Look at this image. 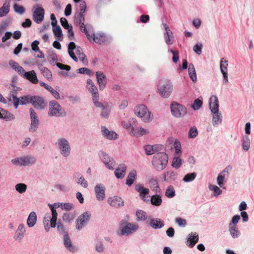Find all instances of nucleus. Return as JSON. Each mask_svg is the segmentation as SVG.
<instances>
[{
    "label": "nucleus",
    "instance_id": "774afa93",
    "mask_svg": "<svg viewBox=\"0 0 254 254\" xmlns=\"http://www.w3.org/2000/svg\"><path fill=\"white\" fill-rule=\"evenodd\" d=\"M240 219V216L239 215H235L233 216L231 221L229 223V226H237V223Z\"/></svg>",
    "mask_w": 254,
    "mask_h": 254
},
{
    "label": "nucleus",
    "instance_id": "f3484780",
    "mask_svg": "<svg viewBox=\"0 0 254 254\" xmlns=\"http://www.w3.org/2000/svg\"><path fill=\"white\" fill-rule=\"evenodd\" d=\"M105 190L106 188L102 184H98L95 186L94 190L96 198L98 201H102L105 199Z\"/></svg>",
    "mask_w": 254,
    "mask_h": 254
},
{
    "label": "nucleus",
    "instance_id": "3c124183",
    "mask_svg": "<svg viewBox=\"0 0 254 254\" xmlns=\"http://www.w3.org/2000/svg\"><path fill=\"white\" fill-rule=\"evenodd\" d=\"M182 161L179 156L174 157L172 163V166L176 169L180 168L182 164Z\"/></svg>",
    "mask_w": 254,
    "mask_h": 254
},
{
    "label": "nucleus",
    "instance_id": "473e14b6",
    "mask_svg": "<svg viewBox=\"0 0 254 254\" xmlns=\"http://www.w3.org/2000/svg\"><path fill=\"white\" fill-rule=\"evenodd\" d=\"M37 222V215L35 212L30 213L27 220V224L29 228L34 226Z\"/></svg>",
    "mask_w": 254,
    "mask_h": 254
},
{
    "label": "nucleus",
    "instance_id": "c9c22d12",
    "mask_svg": "<svg viewBox=\"0 0 254 254\" xmlns=\"http://www.w3.org/2000/svg\"><path fill=\"white\" fill-rule=\"evenodd\" d=\"M213 114L212 124L213 126H216L222 123V116L221 113L217 112L216 113H212Z\"/></svg>",
    "mask_w": 254,
    "mask_h": 254
},
{
    "label": "nucleus",
    "instance_id": "cd10ccee",
    "mask_svg": "<svg viewBox=\"0 0 254 254\" xmlns=\"http://www.w3.org/2000/svg\"><path fill=\"white\" fill-rule=\"evenodd\" d=\"M214 98V102L211 103L210 102L209 103V108L211 113H216L219 112V101L218 98L216 95H213L210 99L211 100Z\"/></svg>",
    "mask_w": 254,
    "mask_h": 254
},
{
    "label": "nucleus",
    "instance_id": "6ab92c4d",
    "mask_svg": "<svg viewBox=\"0 0 254 254\" xmlns=\"http://www.w3.org/2000/svg\"><path fill=\"white\" fill-rule=\"evenodd\" d=\"M108 203L115 208H119L124 205L123 199L118 196H114L108 198Z\"/></svg>",
    "mask_w": 254,
    "mask_h": 254
},
{
    "label": "nucleus",
    "instance_id": "6e6d98bb",
    "mask_svg": "<svg viewBox=\"0 0 254 254\" xmlns=\"http://www.w3.org/2000/svg\"><path fill=\"white\" fill-rule=\"evenodd\" d=\"M209 189L210 190L214 191V195L216 197L220 195L222 192V190L218 187L215 185H209Z\"/></svg>",
    "mask_w": 254,
    "mask_h": 254
},
{
    "label": "nucleus",
    "instance_id": "2eb2a0df",
    "mask_svg": "<svg viewBox=\"0 0 254 254\" xmlns=\"http://www.w3.org/2000/svg\"><path fill=\"white\" fill-rule=\"evenodd\" d=\"M31 104L37 110H43L47 106V103L44 98L38 95L32 96Z\"/></svg>",
    "mask_w": 254,
    "mask_h": 254
},
{
    "label": "nucleus",
    "instance_id": "423d86ee",
    "mask_svg": "<svg viewBox=\"0 0 254 254\" xmlns=\"http://www.w3.org/2000/svg\"><path fill=\"white\" fill-rule=\"evenodd\" d=\"M134 113L144 122H149L152 119V118H151V112L148 110L146 106L143 104L136 107L134 109Z\"/></svg>",
    "mask_w": 254,
    "mask_h": 254
},
{
    "label": "nucleus",
    "instance_id": "49530a36",
    "mask_svg": "<svg viewBox=\"0 0 254 254\" xmlns=\"http://www.w3.org/2000/svg\"><path fill=\"white\" fill-rule=\"evenodd\" d=\"M75 215L72 213L66 212L63 215V220L68 223H71L74 220Z\"/></svg>",
    "mask_w": 254,
    "mask_h": 254
},
{
    "label": "nucleus",
    "instance_id": "de8ad7c7",
    "mask_svg": "<svg viewBox=\"0 0 254 254\" xmlns=\"http://www.w3.org/2000/svg\"><path fill=\"white\" fill-rule=\"evenodd\" d=\"M202 106V98L199 97L194 100L193 104L191 106L193 110H198Z\"/></svg>",
    "mask_w": 254,
    "mask_h": 254
},
{
    "label": "nucleus",
    "instance_id": "4be33fe9",
    "mask_svg": "<svg viewBox=\"0 0 254 254\" xmlns=\"http://www.w3.org/2000/svg\"><path fill=\"white\" fill-rule=\"evenodd\" d=\"M0 119L6 122L14 121L15 119V115L8 110L0 108Z\"/></svg>",
    "mask_w": 254,
    "mask_h": 254
},
{
    "label": "nucleus",
    "instance_id": "bf43d9fd",
    "mask_svg": "<svg viewBox=\"0 0 254 254\" xmlns=\"http://www.w3.org/2000/svg\"><path fill=\"white\" fill-rule=\"evenodd\" d=\"M198 134V131L195 127H191L189 131V137L190 138H195Z\"/></svg>",
    "mask_w": 254,
    "mask_h": 254
},
{
    "label": "nucleus",
    "instance_id": "8fccbe9b",
    "mask_svg": "<svg viewBox=\"0 0 254 254\" xmlns=\"http://www.w3.org/2000/svg\"><path fill=\"white\" fill-rule=\"evenodd\" d=\"M51 216L50 214H46L43 219V225L45 228V231L48 232L49 231V225L51 221L52 220Z\"/></svg>",
    "mask_w": 254,
    "mask_h": 254
},
{
    "label": "nucleus",
    "instance_id": "5701e85b",
    "mask_svg": "<svg viewBox=\"0 0 254 254\" xmlns=\"http://www.w3.org/2000/svg\"><path fill=\"white\" fill-rule=\"evenodd\" d=\"M224 58H222L220 61V71L223 75V82L224 84H226L228 82V72H227V61H224L223 63Z\"/></svg>",
    "mask_w": 254,
    "mask_h": 254
},
{
    "label": "nucleus",
    "instance_id": "0eeeda50",
    "mask_svg": "<svg viewBox=\"0 0 254 254\" xmlns=\"http://www.w3.org/2000/svg\"><path fill=\"white\" fill-rule=\"evenodd\" d=\"M138 226L132 224L125 220H122L120 223V230L121 235H127L128 236L133 232H135L138 229Z\"/></svg>",
    "mask_w": 254,
    "mask_h": 254
},
{
    "label": "nucleus",
    "instance_id": "4d7b16f0",
    "mask_svg": "<svg viewBox=\"0 0 254 254\" xmlns=\"http://www.w3.org/2000/svg\"><path fill=\"white\" fill-rule=\"evenodd\" d=\"M136 216L141 221H145L147 218L146 213L142 210H137L136 212Z\"/></svg>",
    "mask_w": 254,
    "mask_h": 254
},
{
    "label": "nucleus",
    "instance_id": "7ed1b4c3",
    "mask_svg": "<svg viewBox=\"0 0 254 254\" xmlns=\"http://www.w3.org/2000/svg\"><path fill=\"white\" fill-rule=\"evenodd\" d=\"M173 89L171 81L167 79H161L159 81L157 90L159 95L163 98H169Z\"/></svg>",
    "mask_w": 254,
    "mask_h": 254
},
{
    "label": "nucleus",
    "instance_id": "79ce46f5",
    "mask_svg": "<svg viewBox=\"0 0 254 254\" xmlns=\"http://www.w3.org/2000/svg\"><path fill=\"white\" fill-rule=\"evenodd\" d=\"M229 231L233 239L238 238L241 234L237 226H229Z\"/></svg>",
    "mask_w": 254,
    "mask_h": 254
},
{
    "label": "nucleus",
    "instance_id": "ddd939ff",
    "mask_svg": "<svg viewBox=\"0 0 254 254\" xmlns=\"http://www.w3.org/2000/svg\"><path fill=\"white\" fill-rule=\"evenodd\" d=\"M112 39L108 37L105 33L101 32L95 35L94 33L91 34V41L95 42L99 45L108 44L110 43Z\"/></svg>",
    "mask_w": 254,
    "mask_h": 254
},
{
    "label": "nucleus",
    "instance_id": "72a5a7b5",
    "mask_svg": "<svg viewBox=\"0 0 254 254\" xmlns=\"http://www.w3.org/2000/svg\"><path fill=\"white\" fill-rule=\"evenodd\" d=\"M9 65L20 75H21L23 73H24V71L25 70L23 68L13 60H10L9 61Z\"/></svg>",
    "mask_w": 254,
    "mask_h": 254
},
{
    "label": "nucleus",
    "instance_id": "e433bc0d",
    "mask_svg": "<svg viewBox=\"0 0 254 254\" xmlns=\"http://www.w3.org/2000/svg\"><path fill=\"white\" fill-rule=\"evenodd\" d=\"M149 201H150L152 205L156 206H159L161 204L162 199L160 195L156 194L151 196Z\"/></svg>",
    "mask_w": 254,
    "mask_h": 254
},
{
    "label": "nucleus",
    "instance_id": "f257e3e1",
    "mask_svg": "<svg viewBox=\"0 0 254 254\" xmlns=\"http://www.w3.org/2000/svg\"><path fill=\"white\" fill-rule=\"evenodd\" d=\"M86 9V4L85 1H83L80 4L79 12L75 13L74 18V22L75 24H78L80 31L84 33L87 39L91 41V35L90 34L89 31L87 30L84 24L85 15L84 13Z\"/></svg>",
    "mask_w": 254,
    "mask_h": 254
},
{
    "label": "nucleus",
    "instance_id": "680f3d73",
    "mask_svg": "<svg viewBox=\"0 0 254 254\" xmlns=\"http://www.w3.org/2000/svg\"><path fill=\"white\" fill-rule=\"evenodd\" d=\"M149 183L151 186L154 187V189L153 190L154 191H157L158 190V191H160V189L158 185V181L156 179L153 178L151 179L149 181Z\"/></svg>",
    "mask_w": 254,
    "mask_h": 254
},
{
    "label": "nucleus",
    "instance_id": "052dcab7",
    "mask_svg": "<svg viewBox=\"0 0 254 254\" xmlns=\"http://www.w3.org/2000/svg\"><path fill=\"white\" fill-rule=\"evenodd\" d=\"M14 11L19 14H22L25 12V8L22 5L14 4L13 5Z\"/></svg>",
    "mask_w": 254,
    "mask_h": 254
},
{
    "label": "nucleus",
    "instance_id": "f8f14e48",
    "mask_svg": "<svg viewBox=\"0 0 254 254\" xmlns=\"http://www.w3.org/2000/svg\"><path fill=\"white\" fill-rule=\"evenodd\" d=\"M30 125L29 127V131L30 132H35L40 125V121L38 119L37 113L34 110L31 108L29 109Z\"/></svg>",
    "mask_w": 254,
    "mask_h": 254
},
{
    "label": "nucleus",
    "instance_id": "b1692460",
    "mask_svg": "<svg viewBox=\"0 0 254 254\" xmlns=\"http://www.w3.org/2000/svg\"><path fill=\"white\" fill-rule=\"evenodd\" d=\"M24 73H23L21 76H23L25 79L29 80L34 84H37L38 82V80L34 70H31L28 72H26L24 70Z\"/></svg>",
    "mask_w": 254,
    "mask_h": 254
},
{
    "label": "nucleus",
    "instance_id": "338daca9",
    "mask_svg": "<svg viewBox=\"0 0 254 254\" xmlns=\"http://www.w3.org/2000/svg\"><path fill=\"white\" fill-rule=\"evenodd\" d=\"M9 20H5L0 24V35L4 32L5 29L9 25Z\"/></svg>",
    "mask_w": 254,
    "mask_h": 254
},
{
    "label": "nucleus",
    "instance_id": "a211bd4d",
    "mask_svg": "<svg viewBox=\"0 0 254 254\" xmlns=\"http://www.w3.org/2000/svg\"><path fill=\"white\" fill-rule=\"evenodd\" d=\"M96 76L100 90H103L106 87L107 80L106 75L102 71H97L96 72Z\"/></svg>",
    "mask_w": 254,
    "mask_h": 254
},
{
    "label": "nucleus",
    "instance_id": "393cba45",
    "mask_svg": "<svg viewBox=\"0 0 254 254\" xmlns=\"http://www.w3.org/2000/svg\"><path fill=\"white\" fill-rule=\"evenodd\" d=\"M25 232V230L24 229V225L22 223L20 224L15 233V235L13 237L14 240L20 242L24 237Z\"/></svg>",
    "mask_w": 254,
    "mask_h": 254
},
{
    "label": "nucleus",
    "instance_id": "37998d69",
    "mask_svg": "<svg viewBox=\"0 0 254 254\" xmlns=\"http://www.w3.org/2000/svg\"><path fill=\"white\" fill-rule=\"evenodd\" d=\"M53 32L55 37L58 41H62L63 40V32L60 26H56L55 27L53 28Z\"/></svg>",
    "mask_w": 254,
    "mask_h": 254
},
{
    "label": "nucleus",
    "instance_id": "a18cd8bd",
    "mask_svg": "<svg viewBox=\"0 0 254 254\" xmlns=\"http://www.w3.org/2000/svg\"><path fill=\"white\" fill-rule=\"evenodd\" d=\"M135 190L140 192L139 196L143 194H148L149 192V190L147 188H144L141 184H137L135 185Z\"/></svg>",
    "mask_w": 254,
    "mask_h": 254
},
{
    "label": "nucleus",
    "instance_id": "603ef678",
    "mask_svg": "<svg viewBox=\"0 0 254 254\" xmlns=\"http://www.w3.org/2000/svg\"><path fill=\"white\" fill-rule=\"evenodd\" d=\"M196 175L197 174L195 172L188 173L184 177L183 181L186 183L191 182L195 179Z\"/></svg>",
    "mask_w": 254,
    "mask_h": 254
},
{
    "label": "nucleus",
    "instance_id": "13d9d810",
    "mask_svg": "<svg viewBox=\"0 0 254 254\" xmlns=\"http://www.w3.org/2000/svg\"><path fill=\"white\" fill-rule=\"evenodd\" d=\"M15 188L17 191L20 193H23L26 191L27 186L25 184L18 183L15 185Z\"/></svg>",
    "mask_w": 254,
    "mask_h": 254
},
{
    "label": "nucleus",
    "instance_id": "69168bd1",
    "mask_svg": "<svg viewBox=\"0 0 254 254\" xmlns=\"http://www.w3.org/2000/svg\"><path fill=\"white\" fill-rule=\"evenodd\" d=\"M9 8L2 5V6L0 8V17L6 16L9 12Z\"/></svg>",
    "mask_w": 254,
    "mask_h": 254
},
{
    "label": "nucleus",
    "instance_id": "bb28decb",
    "mask_svg": "<svg viewBox=\"0 0 254 254\" xmlns=\"http://www.w3.org/2000/svg\"><path fill=\"white\" fill-rule=\"evenodd\" d=\"M198 235L196 233L191 232L188 236L187 245L190 248H193L198 241Z\"/></svg>",
    "mask_w": 254,
    "mask_h": 254
},
{
    "label": "nucleus",
    "instance_id": "4468645a",
    "mask_svg": "<svg viewBox=\"0 0 254 254\" xmlns=\"http://www.w3.org/2000/svg\"><path fill=\"white\" fill-rule=\"evenodd\" d=\"M94 105L96 107L100 108L101 109L102 111L100 114V116L103 119H108L109 117L110 114V109L109 105L107 103L102 104L101 102L97 101V99L94 100Z\"/></svg>",
    "mask_w": 254,
    "mask_h": 254
},
{
    "label": "nucleus",
    "instance_id": "a19ab883",
    "mask_svg": "<svg viewBox=\"0 0 254 254\" xmlns=\"http://www.w3.org/2000/svg\"><path fill=\"white\" fill-rule=\"evenodd\" d=\"M47 59L50 64L54 65L58 61L57 55L54 51H49L48 53Z\"/></svg>",
    "mask_w": 254,
    "mask_h": 254
},
{
    "label": "nucleus",
    "instance_id": "aec40b11",
    "mask_svg": "<svg viewBox=\"0 0 254 254\" xmlns=\"http://www.w3.org/2000/svg\"><path fill=\"white\" fill-rule=\"evenodd\" d=\"M146 223L154 229H161L164 226V221L160 218H149Z\"/></svg>",
    "mask_w": 254,
    "mask_h": 254
},
{
    "label": "nucleus",
    "instance_id": "7c9ffc66",
    "mask_svg": "<svg viewBox=\"0 0 254 254\" xmlns=\"http://www.w3.org/2000/svg\"><path fill=\"white\" fill-rule=\"evenodd\" d=\"M136 177L137 173L136 170H133L130 171L126 179V185L128 187H130L136 179Z\"/></svg>",
    "mask_w": 254,
    "mask_h": 254
},
{
    "label": "nucleus",
    "instance_id": "09e8293b",
    "mask_svg": "<svg viewBox=\"0 0 254 254\" xmlns=\"http://www.w3.org/2000/svg\"><path fill=\"white\" fill-rule=\"evenodd\" d=\"M32 98V96L30 95H27L20 96V105H25L27 104H31Z\"/></svg>",
    "mask_w": 254,
    "mask_h": 254
},
{
    "label": "nucleus",
    "instance_id": "c756f323",
    "mask_svg": "<svg viewBox=\"0 0 254 254\" xmlns=\"http://www.w3.org/2000/svg\"><path fill=\"white\" fill-rule=\"evenodd\" d=\"M39 83L40 85L42 87H44L45 89L48 90L55 99H59L60 98V94L57 90H55L52 87L48 85L47 84L44 82L40 81Z\"/></svg>",
    "mask_w": 254,
    "mask_h": 254
},
{
    "label": "nucleus",
    "instance_id": "1a4fd4ad",
    "mask_svg": "<svg viewBox=\"0 0 254 254\" xmlns=\"http://www.w3.org/2000/svg\"><path fill=\"white\" fill-rule=\"evenodd\" d=\"M91 213L89 211H85L80 215L76 221V229L81 230L83 227L85 226L90 221Z\"/></svg>",
    "mask_w": 254,
    "mask_h": 254
},
{
    "label": "nucleus",
    "instance_id": "dca6fc26",
    "mask_svg": "<svg viewBox=\"0 0 254 254\" xmlns=\"http://www.w3.org/2000/svg\"><path fill=\"white\" fill-rule=\"evenodd\" d=\"M33 9H35L33 11V20L36 23L39 24L44 20L45 10L41 6L37 8L34 6Z\"/></svg>",
    "mask_w": 254,
    "mask_h": 254
},
{
    "label": "nucleus",
    "instance_id": "9d476101",
    "mask_svg": "<svg viewBox=\"0 0 254 254\" xmlns=\"http://www.w3.org/2000/svg\"><path fill=\"white\" fill-rule=\"evenodd\" d=\"M58 144L62 156L64 157H68L71 151L70 146L68 140L64 138H60L58 140Z\"/></svg>",
    "mask_w": 254,
    "mask_h": 254
},
{
    "label": "nucleus",
    "instance_id": "9b49d317",
    "mask_svg": "<svg viewBox=\"0 0 254 254\" xmlns=\"http://www.w3.org/2000/svg\"><path fill=\"white\" fill-rule=\"evenodd\" d=\"M74 50L75 51V53L78 56H80L84 53L82 48L80 46H76L73 42H70L67 47L68 54L69 57L75 62H77L78 61V58L75 56L74 53Z\"/></svg>",
    "mask_w": 254,
    "mask_h": 254
},
{
    "label": "nucleus",
    "instance_id": "58836bf2",
    "mask_svg": "<svg viewBox=\"0 0 254 254\" xmlns=\"http://www.w3.org/2000/svg\"><path fill=\"white\" fill-rule=\"evenodd\" d=\"M250 139L249 137L247 135L243 136V139L242 141V146L243 149L245 151H248L250 148Z\"/></svg>",
    "mask_w": 254,
    "mask_h": 254
},
{
    "label": "nucleus",
    "instance_id": "c85d7f7f",
    "mask_svg": "<svg viewBox=\"0 0 254 254\" xmlns=\"http://www.w3.org/2000/svg\"><path fill=\"white\" fill-rule=\"evenodd\" d=\"M120 166H121V168H117L114 172V174L117 179H122L125 177L127 167L125 164H122Z\"/></svg>",
    "mask_w": 254,
    "mask_h": 254
},
{
    "label": "nucleus",
    "instance_id": "f704fd0d",
    "mask_svg": "<svg viewBox=\"0 0 254 254\" xmlns=\"http://www.w3.org/2000/svg\"><path fill=\"white\" fill-rule=\"evenodd\" d=\"M188 72L190 78L194 83L196 82L197 77L195 69L192 63H190L189 65Z\"/></svg>",
    "mask_w": 254,
    "mask_h": 254
},
{
    "label": "nucleus",
    "instance_id": "a878e982",
    "mask_svg": "<svg viewBox=\"0 0 254 254\" xmlns=\"http://www.w3.org/2000/svg\"><path fill=\"white\" fill-rule=\"evenodd\" d=\"M164 26L166 30L164 35L165 42L167 45H172L173 44V33L166 24H164Z\"/></svg>",
    "mask_w": 254,
    "mask_h": 254
},
{
    "label": "nucleus",
    "instance_id": "39448f33",
    "mask_svg": "<svg viewBox=\"0 0 254 254\" xmlns=\"http://www.w3.org/2000/svg\"><path fill=\"white\" fill-rule=\"evenodd\" d=\"M172 115L175 118L184 117L187 113V108L176 102L173 101L170 104Z\"/></svg>",
    "mask_w": 254,
    "mask_h": 254
},
{
    "label": "nucleus",
    "instance_id": "0e129e2a",
    "mask_svg": "<svg viewBox=\"0 0 254 254\" xmlns=\"http://www.w3.org/2000/svg\"><path fill=\"white\" fill-rule=\"evenodd\" d=\"M144 149L147 155H154L153 145H146L144 146Z\"/></svg>",
    "mask_w": 254,
    "mask_h": 254
},
{
    "label": "nucleus",
    "instance_id": "4c0bfd02",
    "mask_svg": "<svg viewBox=\"0 0 254 254\" xmlns=\"http://www.w3.org/2000/svg\"><path fill=\"white\" fill-rule=\"evenodd\" d=\"M227 168H226L221 173H220L217 177V183L218 185L221 187L223 188L225 185V174L224 173L227 172L228 173V171L227 170Z\"/></svg>",
    "mask_w": 254,
    "mask_h": 254
},
{
    "label": "nucleus",
    "instance_id": "ea45409f",
    "mask_svg": "<svg viewBox=\"0 0 254 254\" xmlns=\"http://www.w3.org/2000/svg\"><path fill=\"white\" fill-rule=\"evenodd\" d=\"M89 91L91 93L92 96V101L94 103V100L97 99L98 101L99 99L98 89L94 84L88 87Z\"/></svg>",
    "mask_w": 254,
    "mask_h": 254
},
{
    "label": "nucleus",
    "instance_id": "864d4df0",
    "mask_svg": "<svg viewBox=\"0 0 254 254\" xmlns=\"http://www.w3.org/2000/svg\"><path fill=\"white\" fill-rule=\"evenodd\" d=\"M175 190L172 186H169L165 191V195L167 197L171 198L175 196Z\"/></svg>",
    "mask_w": 254,
    "mask_h": 254
},
{
    "label": "nucleus",
    "instance_id": "e2e57ef3",
    "mask_svg": "<svg viewBox=\"0 0 254 254\" xmlns=\"http://www.w3.org/2000/svg\"><path fill=\"white\" fill-rule=\"evenodd\" d=\"M60 22L62 26L65 29L69 28L72 26L71 24H69L67 19L64 17H62L60 19Z\"/></svg>",
    "mask_w": 254,
    "mask_h": 254
},
{
    "label": "nucleus",
    "instance_id": "412c9836",
    "mask_svg": "<svg viewBox=\"0 0 254 254\" xmlns=\"http://www.w3.org/2000/svg\"><path fill=\"white\" fill-rule=\"evenodd\" d=\"M63 243L65 248L69 252L73 253L76 251L75 246L71 243L68 232H65L64 235Z\"/></svg>",
    "mask_w": 254,
    "mask_h": 254
},
{
    "label": "nucleus",
    "instance_id": "6e6552de",
    "mask_svg": "<svg viewBox=\"0 0 254 254\" xmlns=\"http://www.w3.org/2000/svg\"><path fill=\"white\" fill-rule=\"evenodd\" d=\"M98 155L105 167L110 170H114L116 162L114 159L103 150L99 151Z\"/></svg>",
    "mask_w": 254,
    "mask_h": 254
},
{
    "label": "nucleus",
    "instance_id": "20e7f679",
    "mask_svg": "<svg viewBox=\"0 0 254 254\" xmlns=\"http://www.w3.org/2000/svg\"><path fill=\"white\" fill-rule=\"evenodd\" d=\"M48 115L49 117H63L66 116L64 109L55 100L49 102Z\"/></svg>",
    "mask_w": 254,
    "mask_h": 254
},
{
    "label": "nucleus",
    "instance_id": "2f4dec72",
    "mask_svg": "<svg viewBox=\"0 0 254 254\" xmlns=\"http://www.w3.org/2000/svg\"><path fill=\"white\" fill-rule=\"evenodd\" d=\"M38 66L43 75L48 80H52V74L51 71L47 67L43 66L41 64H38Z\"/></svg>",
    "mask_w": 254,
    "mask_h": 254
},
{
    "label": "nucleus",
    "instance_id": "c03bdc74",
    "mask_svg": "<svg viewBox=\"0 0 254 254\" xmlns=\"http://www.w3.org/2000/svg\"><path fill=\"white\" fill-rule=\"evenodd\" d=\"M21 158V166H27L31 163H33L35 162V159L34 157H29L28 156L20 157Z\"/></svg>",
    "mask_w": 254,
    "mask_h": 254
},
{
    "label": "nucleus",
    "instance_id": "f03ea898",
    "mask_svg": "<svg viewBox=\"0 0 254 254\" xmlns=\"http://www.w3.org/2000/svg\"><path fill=\"white\" fill-rule=\"evenodd\" d=\"M169 157L165 152L156 153L151 161L153 168L159 172L164 170L168 163Z\"/></svg>",
    "mask_w": 254,
    "mask_h": 254
},
{
    "label": "nucleus",
    "instance_id": "5fc2aeb1",
    "mask_svg": "<svg viewBox=\"0 0 254 254\" xmlns=\"http://www.w3.org/2000/svg\"><path fill=\"white\" fill-rule=\"evenodd\" d=\"M78 73L86 74L91 76L94 74V72L90 69L86 67H81L76 70Z\"/></svg>",
    "mask_w": 254,
    "mask_h": 254
}]
</instances>
